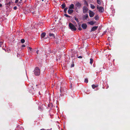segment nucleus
<instances>
[{
	"instance_id": "obj_24",
	"label": "nucleus",
	"mask_w": 130,
	"mask_h": 130,
	"mask_svg": "<svg viewBox=\"0 0 130 130\" xmlns=\"http://www.w3.org/2000/svg\"><path fill=\"white\" fill-rule=\"evenodd\" d=\"M64 15L65 16H66V17H69V18H70V16L69 15H68L67 14H64Z\"/></svg>"
},
{
	"instance_id": "obj_25",
	"label": "nucleus",
	"mask_w": 130,
	"mask_h": 130,
	"mask_svg": "<svg viewBox=\"0 0 130 130\" xmlns=\"http://www.w3.org/2000/svg\"><path fill=\"white\" fill-rule=\"evenodd\" d=\"M29 50L30 51H32V49L30 47H28Z\"/></svg>"
},
{
	"instance_id": "obj_6",
	"label": "nucleus",
	"mask_w": 130,
	"mask_h": 130,
	"mask_svg": "<svg viewBox=\"0 0 130 130\" xmlns=\"http://www.w3.org/2000/svg\"><path fill=\"white\" fill-rule=\"evenodd\" d=\"M82 28L84 29H86L87 27V25L86 24H83L82 25Z\"/></svg>"
},
{
	"instance_id": "obj_23",
	"label": "nucleus",
	"mask_w": 130,
	"mask_h": 130,
	"mask_svg": "<svg viewBox=\"0 0 130 130\" xmlns=\"http://www.w3.org/2000/svg\"><path fill=\"white\" fill-rule=\"evenodd\" d=\"M75 20L77 21V22H78V19L76 18V17H75Z\"/></svg>"
},
{
	"instance_id": "obj_38",
	"label": "nucleus",
	"mask_w": 130,
	"mask_h": 130,
	"mask_svg": "<svg viewBox=\"0 0 130 130\" xmlns=\"http://www.w3.org/2000/svg\"><path fill=\"white\" fill-rule=\"evenodd\" d=\"M17 1H16V2Z\"/></svg>"
},
{
	"instance_id": "obj_19",
	"label": "nucleus",
	"mask_w": 130,
	"mask_h": 130,
	"mask_svg": "<svg viewBox=\"0 0 130 130\" xmlns=\"http://www.w3.org/2000/svg\"><path fill=\"white\" fill-rule=\"evenodd\" d=\"M84 82L86 83H88V79L87 78H85V80Z\"/></svg>"
},
{
	"instance_id": "obj_30",
	"label": "nucleus",
	"mask_w": 130,
	"mask_h": 130,
	"mask_svg": "<svg viewBox=\"0 0 130 130\" xmlns=\"http://www.w3.org/2000/svg\"><path fill=\"white\" fill-rule=\"evenodd\" d=\"M2 41L1 42H0V46L1 47V45L2 44Z\"/></svg>"
},
{
	"instance_id": "obj_9",
	"label": "nucleus",
	"mask_w": 130,
	"mask_h": 130,
	"mask_svg": "<svg viewBox=\"0 0 130 130\" xmlns=\"http://www.w3.org/2000/svg\"><path fill=\"white\" fill-rule=\"evenodd\" d=\"M49 36L51 38H54L55 37L54 35L53 34H49Z\"/></svg>"
},
{
	"instance_id": "obj_8",
	"label": "nucleus",
	"mask_w": 130,
	"mask_h": 130,
	"mask_svg": "<svg viewBox=\"0 0 130 130\" xmlns=\"http://www.w3.org/2000/svg\"><path fill=\"white\" fill-rule=\"evenodd\" d=\"M73 12V10L72 9H69L68 10V13L69 14H71Z\"/></svg>"
},
{
	"instance_id": "obj_13",
	"label": "nucleus",
	"mask_w": 130,
	"mask_h": 130,
	"mask_svg": "<svg viewBox=\"0 0 130 130\" xmlns=\"http://www.w3.org/2000/svg\"><path fill=\"white\" fill-rule=\"evenodd\" d=\"M92 86L93 89H94L95 88L97 87L98 86V85H92Z\"/></svg>"
},
{
	"instance_id": "obj_12",
	"label": "nucleus",
	"mask_w": 130,
	"mask_h": 130,
	"mask_svg": "<svg viewBox=\"0 0 130 130\" xmlns=\"http://www.w3.org/2000/svg\"><path fill=\"white\" fill-rule=\"evenodd\" d=\"M46 34L45 33H42L41 35V37L42 38H44V37L45 36Z\"/></svg>"
},
{
	"instance_id": "obj_34",
	"label": "nucleus",
	"mask_w": 130,
	"mask_h": 130,
	"mask_svg": "<svg viewBox=\"0 0 130 130\" xmlns=\"http://www.w3.org/2000/svg\"><path fill=\"white\" fill-rule=\"evenodd\" d=\"M38 51L37 52V53L38 54Z\"/></svg>"
},
{
	"instance_id": "obj_37",
	"label": "nucleus",
	"mask_w": 130,
	"mask_h": 130,
	"mask_svg": "<svg viewBox=\"0 0 130 130\" xmlns=\"http://www.w3.org/2000/svg\"><path fill=\"white\" fill-rule=\"evenodd\" d=\"M17 1H16V2Z\"/></svg>"
},
{
	"instance_id": "obj_10",
	"label": "nucleus",
	"mask_w": 130,
	"mask_h": 130,
	"mask_svg": "<svg viewBox=\"0 0 130 130\" xmlns=\"http://www.w3.org/2000/svg\"><path fill=\"white\" fill-rule=\"evenodd\" d=\"M74 5L72 4L70 6L69 8L71 9H73L74 8Z\"/></svg>"
},
{
	"instance_id": "obj_27",
	"label": "nucleus",
	"mask_w": 130,
	"mask_h": 130,
	"mask_svg": "<svg viewBox=\"0 0 130 130\" xmlns=\"http://www.w3.org/2000/svg\"><path fill=\"white\" fill-rule=\"evenodd\" d=\"M17 8V7L16 6H15L13 7V9L14 10H16Z\"/></svg>"
},
{
	"instance_id": "obj_14",
	"label": "nucleus",
	"mask_w": 130,
	"mask_h": 130,
	"mask_svg": "<svg viewBox=\"0 0 130 130\" xmlns=\"http://www.w3.org/2000/svg\"><path fill=\"white\" fill-rule=\"evenodd\" d=\"M88 15L87 14H86L84 16V18L86 19L87 18H88Z\"/></svg>"
},
{
	"instance_id": "obj_36",
	"label": "nucleus",
	"mask_w": 130,
	"mask_h": 130,
	"mask_svg": "<svg viewBox=\"0 0 130 130\" xmlns=\"http://www.w3.org/2000/svg\"><path fill=\"white\" fill-rule=\"evenodd\" d=\"M9 50V51H10V49Z\"/></svg>"
},
{
	"instance_id": "obj_22",
	"label": "nucleus",
	"mask_w": 130,
	"mask_h": 130,
	"mask_svg": "<svg viewBox=\"0 0 130 130\" xmlns=\"http://www.w3.org/2000/svg\"><path fill=\"white\" fill-rule=\"evenodd\" d=\"M25 41V40L24 39H22L21 40V42L22 43H24Z\"/></svg>"
},
{
	"instance_id": "obj_15",
	"label": "nucleus",
	"mask_w": 130,
	"mask_h": 130,
	"mask_svg": "<svg viewBox=\"0 0 130 130\" xmlns=\"http://www.w3.org/2000/svg\"><path fill=\"white\" fill-rule=\"evenodd\" d=\"M90 7L91 8L93 9H94L95 7L92 4H91L90 5Z\"/></svg>"
},
{
	"instance_id": "obj_26",
	"label": "nucleus",
	"mask_w": 130,
	"mask_h": 130,
	"mask_svg": "<svg viewBox=\"0 0 130 130\" xmlns=\"http://www.w3.org/2000/svg\"><path fill=\"white\" fill-rule=\"evenodd\" d=\"M67 9H68L67 8H66L64 9V11L65 12H66V11L67 10Z\"/></svg>"
},
{
	"instance_id": "obj_18",
	"label": "nucleus",
	"mask_w": 130,
	"mask_h": 130,
	"mask_svg": "<svg viewBox=\"0 0 130 130\" xmlns=\"http://www.w3.org/2000/svg\"><path fill=\"white\" fill-rule=\"evenodd\" d=\"M90 63L91 64H92V63H93V59H92L91 58L90 59Z\"/></svg>"
},
{
	"instance_id": "obj_7",
	"label": "nucleus",
	"mask_w": 130,
	"mask_h": 130,
	"mask_svg": "<svg viewBox=\"0 0 130 130\" xmlns=\"http://www.w3.org/2000/svg\"><path fill=\"white\" fill-rule=\"evenodd\" d=\"M98 27V26H95L93 27L91 29V31H94Z\"/></svg>"
},
{
	"instance_id": "obj_35",
	"label": "nucleus",
	"mask_w": 130,
	"mask_h": 130,
	"mask_svg": "<svg viewBox=\"0 0 130 130\" xmlns=\"http://www.w3.org/2000/svg\"><path fill=\"white\" fill-rule=\"evenodd\" d=\"M9 50V51H10V49Z\"/></svg>"
},
{
	"instance_id": "obj_32",
	"label": "nucleus",
	"mask_w": 130,
	"mask_h": 130,
	"mask_svg": "<svg viewBox=\"0 0 130 130\" xmlns=\"http://www.w3.org/2000/svg\"><path fill=\"white\" fill-rule=\"evenodd\" d=\"M78 29L80 30H81L82 29V28L80 27Z\"/></svg>"
},
{
	"instance_id": "obj_1",
	"label": "nucleus",
	"mask_w": 130,
	"mask_h": 130,
	"mask_svg": "<svg viewBox=\"0 0 130 130\" xmlns=\"http://www.w3.org/2000/svg\"><path fill=\"white\" fill-rule=\"evenodd\" d=\"M34 73L36 76H38L40 74V69L38 67H37L35 69Z\"/></svg>"
},
{
	"instance_id": "obj_21",
	"label": "nucleus",
	"mask_w": 130,
	"mask_h": 130,
	"mask_svg": "<svg viewBox=\"0 0 130 130\" xmlns=\"http://www.w3.org/2000/svg\"><path fill=\"white\" fill-rule=\"evenodd\" d=\"M94 19L95 20H98L99 19V17L98 16H95L94 17Z\"/></svg>"
},
{
	"instance_id": "obj_11",
	"label": "nucleus",
	"mask_w": 130,
	"mask_h": 130,
	"mask_svg": "<svg viewBox=\"0 0 130 130\" xmlns=\"http://www.w3.org/2000/svg\"><path fill=\"white\" fill-rule=\"evenodd\" d=\"M88 23L89 24L92 25H93L94 23V22H93V21L88 22Z\"/></svg>"
},
{
	"instance_id": "obj_29",
	"label": "nucleus",
	"mask_w": 130,
	"mask_h": 130,
	"mask_svg": "<svg viewBox=\"0 0 130 130\" xmlns=\"http://www.w3.org/2000/svg\"><path fill=\"white\" fill-rule=\"evenodd\" d=\"M74 64H73L71 65V67H74Z\"/></svg>"
},
{
	"instance_id": "obj_4",
	"label": "nucleus",
	"mask_w": 130,
	"mask_h": 130,
	"mask_svg": "<svg viewBox=\"0 0 130 130\" xmlns=\"http://www.w3.org/2000/svg\"><path fill=\"white\" fill-rule=\"evenodd\" d=\"M88 8L86 6H84L83 8V12L84 13H87L88 11Z\"/></svg>"
},
{
	"instance_id": "obj_33",
	"label": "nucleus",
	"mask_w": 130,
	"mask_h": 130,
	"mask_svg": "<svg viewBox=\"0 0 130 130\" xmlns=\"http://www.w3.org/2000/svg\"><path fill=\"white\" fill-rule=\"evenodd\" d=\"M2 6V4H0V7H1Z\"/></svg>"
},
{
	"instance_id": "obj_2",
	"label": "nucleus",
	"mask_w": 130,
	"mask_h": 130,
	"mask_svg": "<svg viewBox=\"0 0 130 130\" xmlns=\"http://www.w3.org/2000/svg\"><path fill=\"white\" fill-rule=\"evenodd\" d=\"M69 26L70 29L72 31H75L76 30V28L72 23H70L69 24Z\"/></svg>"
},
{
	"instance_id": "obj_31",
	"label": "nucleus",
	"mask_w": 130,
	"mask_h": 130,
	"mask_svg": "<svg viewBox=\"0 0 130 130\" xmlns=\"http://www.w3.org/2000/svg\"><path fill=\"white\" fill-rule=\"evenodd\" d=\"M25 45H24V44H23V45H22V47H25Z\"/></svg>"
},
{
	"instance_id": "obj_28",
	"label": "nucleus",
	"mask_w": 130,
	"mask_h": 130,
	"mask_svg": "<svg viewBox=\"0 0 130 130\" xmlns=\"http://www.w3.org/2000/svg\"><path fill=\"white\" fill-rule=\"evenodd\" d=\"M78 58H82V57L81 56H79L78 57Z\"/></svg>"
},
{
	"instance_id": "obj_20",
	"label": "nucleus",
	"mask_w": 130,
	"mask_h": 130,
	"mask_svg": "<svg viewBox=\"0 0 130 130\" xmlns=\"http://www.w3.org/2000/svg\"><path fill=\"white\" fill-rule=\"evenodd\" d=\"M61 6L63 8H64L66 7V5L65 4H63L61 5Z\"/></svg>"
},
{
	"instance_id": "obj_5",
	"label": "nucleus",
	"mask_w": 130,
	"mask_h": 130,
	"mask_svg": "<svg viewBox=\"0 0 130 130\" xmlns=\"http://www.w3.org/2000/svg\"><path fill=\"white\" fill-rule=\"evenodd\" d=\"M94 13L93 12L90 10L89 11V14L90 17H92L94 15Z\"/></svg>"
},
{
	"instance_id": "obj_39",
	"label": "nucleus",
	"mask_w": 130,
	"mask_h": 130,
	"mask_svg": "<svg viewBox=\"0 0 130 130\" xmlns=\"http://www.w3.org/2000/svg\"><path fill=\"white\" fill-rule=\"evenodd\" d=\"M20 0L21 1H22V0Z\"/></svg>"
},
{
	"instance_id": "obj_3",
	"label": "nucleus",
	"mask_w": 130,
	"mask_h": 130,
	"mask_svg": "<svg viewBox=\"0 0 130 130\" xmlns=\"http://www.w3.org/2000/svg\"><path fill=\"white\" fill-rule=\"evenodd\" d=\"M97 8L99 11L100 12H103L104 11V8L102 7L97 5Z\"/></svg>"
},
{
	"instance_id": "obj_16",
	"label": "nucleus",
	"mask_w": 130,
	"mask_h": 130,
	"mask_svg": "<svg viewBox=\"0 0 130 130\" xmlns=\"http://www.w3.org/2000/svg\"><path fill=\"white\" fill-rule=\"evenodd\" d=\"M76 6H77L78 7V6H80L81 4L79 3L78 2L77 3H76Z\"/></svg>"
},
{
	"instance_id": "obj_17",
	"label": "nucleus",
	"mask_w": 130,
	"mask_h": 130,
	"mask_svg": "<svg viewBox=\"0 0 130 130\" xmlns=\"http://www.w3.org/2000/svg\"><path fill=\"white\" fill-rule=\"evenodd\" d=\"M97 3L100 5L101 4V2L100 0H97Z\"/></svg>"
}]
</instances>
